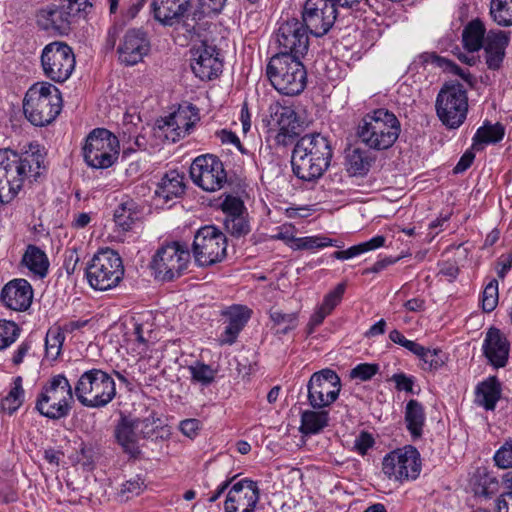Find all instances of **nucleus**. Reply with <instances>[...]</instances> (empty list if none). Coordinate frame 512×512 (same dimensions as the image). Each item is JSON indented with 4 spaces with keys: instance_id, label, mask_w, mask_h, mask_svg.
<instances>
[{
    "instance_id": "nucleus-1",
    "label": "nucleus",
    "mask_w": 512,
    "mask_h": 512,
    "mask_svg": "<svg viewBox=\"0 0 512 512\" xmlns=\"http://www.w3.org/2000/svg\"><path fill=\"white\" fill-rule=\"evenodd\" d=\"M43 162L40 153L0 149V204L11 202L26 180L37 181L45 170Z\"/></svg>"
},
{
    "instance_id": "nucleus-2",
    "label": "nucleus",
    "mask_w": 512,
    "mask_h": 512,
    "mask_svg": "<svg viewBox=\"0 0 512 512\" xmlns=\"http://www.w3.org/2000/svg\"><path fill=\"white\" fill-rule=\"evenodd\" d=\"M332 156L333 150L326 137L319 133L306 134L293 148L292 171L302 181L315 182L329 168Z\"/></svg>"
},
{
    "instance_id": "nucleus-3",
    "label": "nucleus",
    "mask_w": 512,
    "mask_h": 512,
    "mask_svg": "<svg viewBox=\"0 0 512 512\" xmlns=\"http://www.w3.org/2000/svg\"><path fill=\"white\" fill-rule=\"evenodd\" d=\"M400 132L401 124L396 115L387 109L379 108L361 119L356 134L368 148L382 151L394 145Z\"/></svg>"
},
{
    "instance_id": "nucleus-4",
    "label": "nucleus",
    "mask_w": 512,
    "mask_h": 512,
    "mask_svg": "<svg viewBox=\"0 0 512 512\" xmlns=\"http://www.w3.org/2000/svg\"><path fill=\"white\" fill-rule=\"evenodd\" d=\"M301 57L277 53L266 67V74L272 86L284 95H298L306 87L307 72Z\"/></svg>"
},
{
    "instance_id": "nucleus-5",
    "label": "nucleus",
    "mask_w": 512,
    "mask_h": 512,
    "mask_svg": "<svg viewBox=\"0 0 512 512\" xmlns=\"http://www.w3.org/2000/svg\"><path fill=\"white\" fill-rule=\"evenodd\" d=\"M59 89L48 82L31 86L23 101V111L27 120L34 126L50 124L61 111Z\"/></svg>"
},
{
    "instance_id": "nucleus-6",
    "label": "nucleus",
    "mask_w": 512,
    "mask_h": 512,
    "mask_svg": "<svg viewBox=\"0 0 512 512\" xmlns=\"http://www.w3.org/2000/svg\"><path fill=\"white\" fill-rule=\"evenodd\" d=\"M79 403L87 408H102L116 396V384L110 374L101 369L84 371L74 386Z\"/></svg>"
},
{
    "instance_id": "nucleus-7",
    "label": "nucleus",
    "mask_w": 512,
    "mask_h": 512,
    "mask_svg": "<svg viewBox=\"0 0 512 512\" xmlns=\"http://www.w3.org/2000/svg\"><path fill=\"white\" fill-rule=\"evenodd\" d=\"M73 402V389L69 380L64 374H57L43 385L35 408L42 416L59 420L70 414Z\"/></svg>"
},
{
    "instance_id": "nucleus-8",
    "label": "nucleus",
    "mask_w": 512,
    "mask_h": 512,
    "mask_svg": "<svg viewBox=\"0 0 512 512\" xmlns=\"http://www.w3.org/2000/svg\"><path fill=\"white\" fill-rule=\"evenodd\" d=\"M191 255L187 244L172 241L163 244L154 254L150 267L155 279L169 282L181 277L187 270Z\"/></svg>"
},
{
    "instance_id": "nucleus-9",
    "label": "nucleus",
    "mask_w": 512,
    "mask_h": 512,
    "mask_svg": "<svg viewBox=\"0 0 512 512\" xmlns=\"http://www.w3.org/2000/svg\"><path fill=\"white\" fill-rule=\"evenodd\" d=\"M124 275V267L120 255L106 248L94 255L86 268V277L95 290L105 291L115 287Z\"/></svg>"
},
{
    "instance_id": "nucleus-10",
    "label": "nucleus",
    "mask_w": 512,
    "mask_h": 512,
    "mask_svg": "<svg viewBox=\"0 0 512 512\" xmlns=\"http://www.w3.org/2000/svg\"><path fill=\"white\" fill-rule=\"evenodd\" d=\"M468 97L459 82L446 83L436 99V112L441 122L450 129L460 127L466 119Z\"/></svg>"
},
{
    "instance_id": "nucleus-11",
    "label": "nucleus",
    "mask_w": 512,
    "mask_h": 512,
    "mask_svg": "<svg viewBox=\"0 0 512 512\" xmlns=\"http://www.w3.org/2000/svg\"><path fill=\"white\" fill-rule=\"evenodd\" d=\"M119 148V141L113 133L105 128H96L86 138L84 161L94 169L109 168L117 161Z\"/></svg>"
},
{
    "instance_id": "nucleus-12",
    "label": "nucleus",
    "mask_w": 512,
    "mask_h": 512,
    "mask_svg": "<svg viewBox=\"0 0 512 512\" xmlns=\"http://www.w3.org/2000/svg\"><path fill=\"white\" fill-rule=\"evenodd\" d=\"M227 238L213 225L201 227L195 234L192 251L197 265L206 267L221 262L226 257Z\"/></svg>"
},
{
    "instance_id": "nucleus-13",
    "label": "nucleus",
    "mask_w": 512,
    "mask_h": 512,
    "mask_svg": "<svg viewBox=\"0 0 512 512\" xmlns=\"http://www.w3.org/2000/svg\"><path fill=\"white\" fill-rule=\"evenodd\" d=\"M75 63L74 52L65 42H51L42 50L43 73L55 83H63L68 80L75 68Z\"/></svg>"
},
{
    "instance_id": "nucleus-14",
    "label": "nucleus",
    "mask_w": 512,
    "mask_h": 512,
    "mask_svg": "<svg viewBox=\"0 0 512 512\" xmlns=\"http://www.w3.org/2000/svg\"><path fill=\"white\" fill-rule=\"evenodd\" d=\"M61 1V6H50L38 12L37 24L41 29L65 35L70 31L71 18L80 13L86 14L92 7L89 0Z\"/></svg>"
},
{
    "instance_id": "nucleus-15",
    "label": "nucleus",
    "mask_w": 512,
    "mask_h": 512,
    "mask_svg": "<svg viewBox=\"0 0 512 512\" xmlns=\"http://www.w3.org/2000/svg\"><path fill=\"white\" fill-rule=\"evenodd\" d=\"M421 470L420 454L418 450L407 445L388 453L382 461V471L389 478L396 481L414 480Z\"/></svg>"
},
{
    "instance_id": "nucleus-16",
    "label": "nucleus",
    "mask_w": 512,
    "mask_h": 512,
    "mask_svg": "<svg viewBox=\"0 0 512 512\" xmlns=\"http://www.w3.org/2000/svg\"><path fill=\"white\" fill-rule=\"evenodd\" d=\"M308 402L313 409H324L334 403L341 391V379L329 368L315 372L307 384Z\"/></svg>"
},
{
    "instance_id": "nucleus-17",
    "label": "nucleus",
    "mask_w": 512,
    "mask_h": 512,
    "mask_svg": "<svg viewBox=\"0 0 512 512\" xmlns=\"http://www.w3.org/2000/svg\"><path fill=\"white\" fill-rule=\"evenodd\" d=\"M190 177L198 187L207 192L220 190L227 181V173L222 161L211 154L194 159L190 166Z\"/></svg>"
},
{
    "instance_id": "nucleus-18",
    "label": "nucleus",
    "mask_w": 512,
    "mask_h": 512,
    "mask_svg": "<svg viewBox=\"0 0 512 512\" xmlns=\"http://www.w3.org/2000/svg\"><path fill=\"white\" fill-rule=\"evenodd\" d=\"M337 16L338 8L331 0H306L302 11V21L316 37L328 33Z\"/></svg>"
},
{
    "instance_id": "nucleus-19",
    "label": "nucleus",
    "mask_w": 512,
    "mask_h": 512,
    "mask_svg": "<svg viewBox=\"0 0 512 512\" xmlns=\"http://www.w3.org/2000/svg\"><path fill=\"white\" fill-rule=\"evenodd\" d=\"M309 29L296 18L283 22L276 33L279 52L303 57L309 48Z\"/></svg>"
},
{
    "instance_id": "nucleus-20",
    "label": "nucleus",
    "mask_w": 512,
    "mask_h": 512,
    "mask_svg": "<svg viewBox=\"0 0 512 512\" xmlns=\"http://www.w3.org/2000/svg\"><path fill=\"white\" fill-rule=\"evenodd\" d=\"M272 125L278 128L275 136L277 145L286 147L293 143L301 132V122L293 107L273 103L269 107Z\"/></svg>"
},
{
    "instance_id": "nucleus-21",
    "label": "nucleus",
    "mask_w": 512,
    "mask_h": 512,
    "mask_svg": "<svg viewBox=\"0 0 512 512\" xmlns=\"http://www.w3.org/2000/svg\"><path fill=\"white\" fill-rule=\"evenodd\" d=\"M191 69L201 80H212L222 72L223 62L216 46L202 41L191 49Z\"/></svg>"
},
{
    "instance_id": "nucleus-22",
    "label": "nucleus",
    "mask_w": 512,
    "mask_h": 512,
    "mask_svg": "<svg viewBox=\"0 0 512 512\" xmlns=\"http://www.w3.org/2000/svg\"><path fill=\"white\" fill-rule=\"evenodd\" d=\"M260 499L257 482L242 479L233 484L224 502V512H255Z\"/></svg>"
},
{
    "instance_id": "nucleus-23",
    "label": "nucleus",
    "mask_w": 512,
    "mask_h": 512,
    "mask_svg": "<svg viewBox=\"0 0 512 512\" xmlns=\"http://www.w3.org/2000/svg\"><path fill=\"white\" fill-rule=\"evenodd\" d=\"M150 50L147 34L141 29H129L118 47L121 63L132 66L142 61Z\"/></svg>"
},
{
    "instance_id": "nucleus-24",
    "label": "nucleus",
    "mask_w": 512,
    "mask_h": 512,
    "mask_svg": "<svg viewBox=\"0 0 512 512\" xmlns=\"http://www.w3.org/2000/svg\"><path fill=\"white\" fill-rule=\"evenodd\" d=\"M32 299V286L23 278L10 280L0 292L2 305L13 311H26L31 306Z\"/></svg>"
},
{
    "instance_id": "nucleus-25",
    "label": "nucleus",
    "mask_w": 512,
    "mask_h": 512,
    "mask_svg": "<svg viewBox=\"0 0 512 512\" xmlns=\"http://www.w3.org/2000/svg\"><path fill=\"white\" fill-rule=\"evenodd\" d=\"M482 350L488 363L494 368H503L507 365L510 342L504 333L496 327H490L486 332Z\"/></svg>"
},
{
    "instance_id": "nucleus-26",
    "label": "nucleus",
    "mask_w": 512,
    "mask_h": 512,
    "mask_svg": "<svg viewBox=\"0 0 512 512\" xmlns=\"http://www.w3.org/2000/svg\"><path fill=\"white\" fill-rule=\"evenodd\" d=\"M114 437L129 459L139 460L142 458L143 453L139 443L141 438L131 416L122 415L120 417L114 428Z\"/></svg>"
},
{
    "instance_id": "nucleus-27",
    "label": "nucleus",
    "mask_w": 512,
    "mask_h": 512,
    "mask_svg": "<svg viewBox=\"0 0 512 512\" xmlns=\"http://www.w3.org/2000/svg\"><path fill=\"white\" fill-rule=\"evenodd\" d=\"M223 316L226 317L227 325L219 342L221 345H232L250 319L251 310L243 305H233L223 312Z\"/></svg>"
},
{
    "instance_id": "nucleus-28",
    "label": "nucleus",
    "mask_w": 512,
    "mask_h": 512,
    "mask_svg": "<svg viewBox=\"0 0 512 512\" xmlns=\"http://www.w3.org/2000/svg\"><path fill=\"white\" fill-rule=\"evenodd\" d=\"M197 120V113L191 110L178 109L167 117L163 118L159 124V128L165 129L167 133L171 134V140L176 142L182 137L188 135L194 127ZM166 137H169L166 134Z\"/></svg>"
},
{
    "instance_id": "nucleus-29",
    "label": "nucleus",
    "mask_w": 512,
    "mask_h": 512,
    "mask_svg": "<svg viewBox=\"0 0 512 512\" xmlns=\"http://www.w3.org/2000/svg\"><path fill=\"white\" fill-rule=\"evenodd\" d=\"M191 0H152L154 19L166 26H172L185 16Z\"/></svg>"
},
{
    "instance_id": "nucleus-30",
    "label": "nucleus",
    "mask_w": 512,
    "mask_h": 512,
    "mask_svg": "<svg viewBox=\"0 0 512 512\" xmlns=\"http://www.w3.org/2000/svg\"><path fill=\"white\" fill-rule=\"evenodd\" d=\"M509 41V35L505 31L490 30L486 34L483 48L485 52L486 64L490 70L500 69Z\"/></svg>"
},
{
    "instance_id": "nucleus-31",
    "label": "nucleus",
    "mask_w": 512,
    "mask_h": 512,
    "mask_svg": "<svg viewBox=\"0 0 512 512\" xmlns=\"http://www.w3.org/2000/svg\"><path fill=\"white\" fill-rule=\"evenodd\" d=\"M185 192L184 176L173 170L164 175L154 192L155 197L167 204L174 198L181 197Z\"/></svg>"
},
{
    "instance_id": "nucleus-32",
    "label": "nucleus",
    "mask_w": 512,
    "mask_h": 512,
    "mask_svg": "<svg viewBox=\"0 0 512 512\" xmlns=\"http://www.w3.org/2000/svg\"><path fill=\"white\" fill-rule=\"evenodd\" d=\"M501 384L495 376L479 383L475 391V402L488 411H493L501 397Z\"/></svg>"
},
{
    "instance_id": "nucleus-33",
    "label": "nucleus",
    "mask_w": 512,
    "mask_h": 512,
    "mask_svg": "<svg viewBox=\"0 0 512 512\" xmlns=\"http://www.w3.org/2000/svg\"><path fill=\"white\" fill-rule=\"evenodd\" d=\"M21 264L29 269L34 275L44 278L49 269V260L47 255L38 246L28 245L23 254Z\"/></svg>"
},
{
    "instance_id": "nucleus-34",
    "label": "nucleus",
    "mask_w": 512,
    "mask_h": 512,
    "mask_svg": "<svg viewBox=\"0 0 512 512\" xmlns=\"http://www.w3.org/2000/svg\"><path fill=\"white\" fill-rule=\"evenodd\" d=\"M142 210L139 205L128 200L121 203L114 211V222L122 231L132 229L133 225L142 218Z\"/></svg>"
},
{
    "instance_id": "nucleus-35",
    "label": "nucleus",
    "mask_w": 512,
    "mask_h": 512,
    "mask_svg": "<svg viewBox=\"0 0 512 512\" xmlns=\"http://www.w3.org/2000/svg\"><path fill=\"white\" fill-rule=\"evenodd\" d=\"M329 424V413L322 409L305 410L301 413L300 432L314 435L321 432Z\"/></svg>"
},
{
    "instance_id": "nucleus-36",
    "label": "nucleus",
    "mask_w": 512,
    "mask_h": 512,
    "mask_svg": "<svg viewBox=\"0 0 512 512\" xmlns=\"http://www.w3.org/2000/svg\"><path fill=\"white\" fill-rule=\"evenodd\" d=\"M425 419L423 405L417 400L411 399L406 405L405 423L413 439H418L422 436Z\"/></svg>"
},
{
    "instance_id": "nucleus-37",
    "label": "nucleus",
    "mask_w": 512,
    "mask_h": 512,
    "mask_svg": "<svg viewBox=\"0 0 512 512\" xmlns=\"http://www.w3.org/2000/svg\"><path fill=\"white\" fill-rule=\"evenodd\" d=\"M485 38L486 29L479 19L472 20L463 29L462 42L468 52L479 51L485 43Z\"/></svg>"
},
{
    "instance_id": "nucleus-38",
    "label": "nucleus",
    "mask_w": 512,
    "mask_h": 512,
    "mask_svg": "<svg viewBox=\"0 0 512 512\" xmlns=\"http://www.w3.org/2000/svg\"><path fill=\"white\" fill-rule=\"evenodd\" d=\"M346 168L351 175H366L371 167L373 158L369 152L361 148H353L346 151Z\"/></svg>"
},
{
    "instance_id": "nucleus-39",
    "label": "nucleus",
    "mask_w": 512,
    "mask_h": 512,
    "mask_svg": "<svg viewBox=\"0 0 512 512\" xmlns=\"http://www.w3.org/2000/svg\"><path fill=\"white\" fill-rule=\"evenodd\" d=\"M505 134L504 126L500 123L490 124L486 122L479 127L473 137V147L480 149V146L500 142Z\"/></svg>"
},
{
    "instance_id": "nucleus-40",
    "label": "nucleus",
    "mask_w": 512,
    "mask_h": 512,
    "mask_svg": "<svg viewBox=\"0 0 512 512\" xmlns=\"http://www.w3.org/2000/svg\"><path fill=\"white\" fill-rule=\"evenodd\" d=\"M420 350L422 351H417L413 354L421 361L420 367L424 371L434 372L447 361V355L441 349H430L420 345Z\"/></svg>"
},
{
    "instance_id": "nucleus-41",
    "label": "nucleus",
    "mask_w": 512,
    "mask_h": 512,
    "mask_svg": "<svg viewBox=\"0 0 512 512\" xmlns=\"http://www.w3.org/2000/svg\"><path fill=\"white\" fill-rule=\"evenodd\" d=\"M386 238L382 235H377L370 240L351 246L346 250L335 251L332 257L338 260H347L356 257L362 253L380 248L384 246Z\"/></svg>"
},
{
    "instance_id": "nucleus-42",
    "label": "nucleus",
    "mask_w": 512,
    "mask_h": 512,
    "mask_svg": "<svg viewBox=\"0 0 512 512\" xmlns=\"http://www.w3.org/2000/svg\"><path fill=\"white\" fill-rule=\"evenodd\" d=\"M226 0H198V9H196L192 15L191 21L194 23L191 24L188 22L189 17L185 22L186 30L188 32H196V21L199 20L203 16H209L212 14L219 13L224 5Z\"/></svg>"
},
{
    "instance_id": "nucleus-43",
    "label": "nucleus",
    "mask_w": 512,
    "mask_h": 512,
    "mask_svg": "<svg viewBox=\"0 0 512 512\" xmlns=\"http://www.w3.org/2000/svg\"><path fill=\"white\" fill-rule=\"evenodd\" d=\"M270 319L273 322L276 335H285L298 325V314L295 312L283 313L279 310H271Z\"/></svg>"
},
{
    "instance_id": "nucleus-44",
    "label": "nucleus",
    "mask_w": 512,
    "mask_h": 512,
    "mask_svg": "<svg viewBox=\"0 0 512 512\" xmlns=\"http://www.w3.org/2000/svg\"><path fill=\"white\" fill-rule=\"evenodd\" d=\"M24 401V389L22 387V378L16 377L13 382V387L6 397L1 400V408L8 414H13Z\"/></svg>"
},
{
    "instance_id": "nucleus-45",
    "label": "nucleus",
    "mask_w": 512,
    "mask_h": 512,
    "mask_svg": "<svg viewBox=\"0 0 512 512\" xmlns=\"http://www.w3.org/2000/svg\"><path fill=\"white\" fill-rule=\"evenodd\" d=\"M490 15L500 26L512 25V0H491Z\"/></svg>"
},
{
    "instance_id": "nucleus-46",
    "label": "nucleus",
    "mask_w": 512,
    "mask_h": 512,
    "mask_svg": "<svg viewBox=\"0 0 512 512\" xmlns=\"http://www.w3.org/2000/svg\"><path fill=\"white\" fill-rule=\"evenodd\" d=\"M65 335L60 326L51 327L45 338L46 356L52 360L58 358L61 353Z\"/></svg>"
},
{
    "instance_id": "nucleus-47",
    "label": "nucleus",
    "mask_w": 512,
    "mask_h": 512,
    "mask_svg": "<svg viewBox=\"0 0 512 512\" xmlns=\"http://www.w3.org/2000/svg\"><path fill=\"white\" fill-rule=\"evenodd\" d=\"M498 489L499 481L494 475L488 472L478 474L476 483L474 485V491L476 495L490 498L498 492Z\"/></svg>"
},
{
    "instance_id": "nucleus-48",
    "label": "nucleus",
    "mask_w": 512,
    "mask_h": 512,
    "mask_svg": "<svg viewBox=\"0 0 512 512\" xmlns=\"http://www.w3.org/2000/svg\"><path fill=\"white\" fill-rule=\"evenodd\" d=\"M328 246L340 247L334 240L325 236H307L294 239V249L297 250H314L325 248Z\"/></svg>"
},
{
    "instance_id": "nucleus-49",
    "label": "nucleus",
    "mask_w": 512,
    "mask_h": 512,
    "mask_svg": "<svg viewBox=\"0 0 512 512\" xmlns=\"http://www.w3.org/2000/svg\"><path fill=\"white\" fill-rule=\"evenodd\" d=\"M132 421L141 439H149L157 435L158 429L160 428V420L154 416L146 418L132 417Z\"/></svg>"
},
{
    "instance_id": "nucleus-50",
    "label": "nucleus",
    "mask_w": 512,
    "mask_h": 512,
    "mask_svg": "<svg viewBox=\"0 0 512 512\" xmlns=\"http://www.w3.org/2000/svg\"><path fill=\"white\" fill-rule=\"evenodd\" d=\"M20 327L13 321L0 320V350L9 347L20 335Z\"/></svg>"
},
{
    "instance_id": "nucleus-51",
    "label": "nucleus",
    "mask_w": 512,
    "mask_h": 512,
    "mask_svg": "<svg viewBox=\"0 0 512 512\" xmlns=\"http://www.w3.org/2000/svg\"><path fill=\"white\" fill-rule=\"evenodd\" d=\"M189 371L192 380L202 385H209L215 378L216 371L211 366L197 362L194 365L189 366Z\"/></svg>"
},
{
    "instance_id": "nucleus-52",
    "label": "nucleus",
    "mask_w": 512,
    "mask_h": 512,
    "mask_svg": "<svg viewBox=\"0 0 512 512\" xmlns=\"http://www.w3.org/2000/svg\"><path fill=\"white\" fill-rule=\"evenodd\" d=\"M224 226L226 231L235 237L245 236L250 232V226L243 214L225 218Z\"/></svg>"
},
{
    "instance_id": "nucleus-53",
    "label": "nucleus",
    "mask_w": 512,
    "mask_h": 512,
    "mask_svg": "<svg viewBox=\"0 0 512 512\" xmlns=\"http://www.w3.org/2000/svg\"><path fill=\"white\" fill-rule=\"evenodd\" d=\"M498 303V281L492 279L482 293V308L485 312L493 311Z\"/></svg>"
},
{
    "instance_id": "nucleus-54",
    "label": "nucleus",
    "mask_w": 512,
    "mask_h": 512,
    "mask_svg": "<svg viewBox=\"0 0 512 512\" xmlns=\"http://www.w3.org/2000/svg\"><path fill=\"white\" fill-rule=\"evenodd\" d=\"M345 288L346 285L344 283H339L332 291L325 295L320 307H322L326 313H331L341 302Z\"/></svg>"
},
{
    "instance_id": "nucleus-55",
    "label": "nucleus",
    "mask_w": 512,
    "mask_h": 512,
    "mask_svg": "<svg viewBox=\"0 0 512 512\" xmlns=\"http://www.w3.org/2000/svg\"><path fill=\"white\" fill-rule=\"evenodd\" d=\"M495 465L501 469L512 468V440L506 441L494 455Z\"/></svg>"
},
{
    "instance_id": "nucleus-56",
    "label": "nucleus",
    "mask_w": 512,
    "mask_h": 512,
    "mask_svg": "<svg viewBox=\"0 0 512 512\" xmlns=\"http://www.w3.org/2000/svg\"><path fill=\"white\" fill-rule=\"evenodd\" d=\"M221 209L226 215L225 218H229L244 214L245 207L239 197L228 195L221 203Z\"/></svg>"
},
{
    "instance_id": "nucleus-57",
    "label": "nucleus",
    "mask_w": 512,
    "mask_h": 512,
    "mask_svg": "<svg viewBox=\"0 0 512 512\" xmlns=\"http://www.w3.org/2000/svg\"><path fill=\"white\" fill-rule=\"evenodd\" d=\"M379 371V365L373 363H361L354 367L350 372V377L368 381Z\"/></svg>"
},
{
    "instance_id": "nucleus-58",
    "label": "nucleus",
    "mask_w": 512,
    "mask_h": 512,
    "mask_svg": "<svg viewBox=\"0 0 512 512\" xmlns=\"http://www.w3.org/2000/svg\"><path fill=\"white\" fill-rule=\"evenodd\" d=\"M80 260L79 248L75 246L67 248L65 251L64 268L68 275L75 273Z\"/></svg>"
},
{
    "instance_id": "nucleus-59",
    "label": "nucleus",
    "mask_w": 512,
    "mask_h": 512,
    "mask_svg": "<svg viewBox=\"0 0 512 512\" xmlns=\"http://www.w3.org/2000/svg\"><path fill=\"white\" fill-rule=\"evenodd\" d=\"M337 8H346L355 11L366 12L373 5L370 0H331Z\"/></svg>"
},
{
    "instance_id": "nucleus-60",
    "label": "nucleus",
    "mask_w": 512,
    "mask_h": 512,
    "mask_svg": "<svg viewBox=\"0 0 512 512\" xmlns=\"http://www.w3.org/2000/svg\"><path fill=\"white\" fill-rule=\"evenodd\" d=\"M389 339L392 342H394L396 344H399L402 347L406 348L411 353H414V352H417V351H421L420 350V344H418V343H416L414 341L406 339L405 336L400 331H398L396 329L392 330L389 333Z\"/></svg>"
},
{
    "instance_id": "nucleus-61",
    "label": "nucleus",
    "mask_w": 512,
    "mask_h": 512,
    "mask_svg": "<svg viewBox=\"0 0 512 512\" xmlns=\"http://www.w3.org/2000/svg\"><path fill=\"white\" fill-rule=\"evenodd\" d=\"M373 445L374 438L370 433L365 431H362L354 441V449L361 455H365Z\"/></svg>"
},
{
    "instance_id": "nucleus-62",
    "label": "nucleus",
    "mask_w": 512,
    "mask_h": 512,
    "mask_svg": "<svg viewBox=\"0 0 512 512\" xmlns=\"http://www.w3.org/2000/svg\"><path fill=\"white\" fill-rule=\"evenodd\" d=\"M144 482L140 478L131 479L122 484L121 494L126 495V499L137 496L143 490Z\"/></svg>"
},
{
    "instance_id": "nucleus-63",
    "label": "nucleus",
    "mask_w": 512,
    "mask_h": 512,
    "mask_svg": "<svg viewBox=\"0 0 512 512\" xmlns=\"http://www.w3.org/2000/svg\"><path fill=\"white\" fill-rule=\"evenodd\" d=\"M31 348V340L25 339L24 341H22L12 355V364L14 366H19L23 362L24 358L30 355Z\"/></svg>"
},
{
    "instance_id": "nucleus-64",
    "label": "nucleus",
    "mask_w": 512,
    "mask_h": 512,
    "mask_svg": "<svg viewBox=\"0 0 512 512\" xmlns=\"http://www.w3.org/2000/svg\"><path fill=\"white\" fill-rule=\"evenodd\" d=\"M438 61H439L440 65L442 67H444L445 70H447L455 75L460 76L467 83L471 84L472 77L469 72L464 71L457 64H455L454 62H452L450 60L438 58Z\"/></svg>"
}]
</instances>
